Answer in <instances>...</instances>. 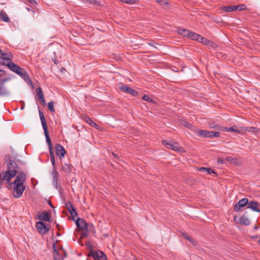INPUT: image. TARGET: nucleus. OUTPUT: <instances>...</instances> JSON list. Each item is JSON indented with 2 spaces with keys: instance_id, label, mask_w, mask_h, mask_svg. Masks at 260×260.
<instances>
[{
  "instance_id": "a18cd8bd",
  "label": "nucleus",
  "mask_w": 260,
  "mask_h": 260,
  "mask_svg": "<svg viewBox=\"0 0 260 260\" xmlns=\"http://www.w3.org/2000/svg\"><path fill=\"white\" fill-rule=\"evenodd\" d=\"M83 2H86L89 4H94L95 2V0H82Z\"/></svg>"
},
{
  "instance_id": "58836bf2",
  "label": "nucleus",
  "mask_w": 260,
  "mask_h": 260,
  "mask_svg": "<svg viewBox=\"0 0 260 260\" xmlns=\"http://www.w3.org/2000/svg\"><path fill=\"white\" fill-rule=\"evenodd\" d=\"M142 99L144 101H147L149 103H152V102H153V100L151 99H150L148 95H146V94H144L143 96Z\"/></svg>"
},
{
  "instance_id": "79ce46f5",
  "label": "nucleus",
  "mask_w": 260,
  "mask_h": 260,
  "mask_svg": "<svg viewBox=\"0 0 260 260\" xmlns=\"http://www.w3.org/2000/svg\"><path fill=\"white\" fill-rule=\"evenodd\" d=\"M183 125L188 128H190L192 127V125L186 121H184L183 122Z\"/></svg>"
},
{
  "instance_id": "f704fd0d",
  "label": "nucleus",
  "mask_w": 260,
  "mask_h": 260,
  "mask_svg": "<svg viewBox=\"0 0 260 260\" xmlns=\"http://www.w3.org/2000/svg\"><path fill=\"white\" fill-rule=\"evenodd\" d=\"M226 131L228 132H231V133H239V131L238 129H236L235 127H230L229 128H225Z\"/></svg>"
},
{
  "instance_id": "f03ea898",
  "label": "nucleus",
  "mask_w": 260,
  "mask_h": 260,
  "mask_svg": "<svg viewBox=\"0 0 260 260\" xmlns=\"http://www.w3.org/2000/svg\"><path fill=\"white\" fill-rule=\"evenodd\" d=\"M53 253L54 260H63V254L66 256L63 249L62 248L57 249L55 243L53 245Z\"/></svg>"
},
{
  "instance_id": "c9c22d12",
  "label": "nucleus",
  "mask_w": 260,
  "mask_h": 260,
  "mask_svg": "<svg viewBox=\"0 0 260 260\" xmlns=\"http://www.w3.org/2000/svg\"><path fill=\"white\" fill-rule=\"evenodd\" d=\"M121 2L128 4H134L136 3V0H120Z\"/></svg>"
},
{
  "instance_id": "4468645a",
  "label": "nucleus",
  "mask_w": 260,
  "mask_h": 260,
  "mask_svg": "<svg viewBox=\"0 0 260 260\" xmlns=\"http://www.w3.org/2000/svg\"><path fill=\"white\" fill-rule=\"evenodd\" d=\"M43 129L44 131V134L45 135L46 142H47V143L48 147H49V152L53 151V146H52V143L51 141L50 138L49 136V132L48 131V128L47 127L43 128Z\"/></svg>"
},
{
  "instance_id": "603ef678",
  "label": "nucleus",
  "mask_w": 260,
  "mask_h": 260,
  "mask_svg": "<svg viewBox=\"0 0 260 260\" xmlns=\"http://www.w3.org/2000/svg\"><path fill=\"white\" fill-rule=\"evenodd\" d=\"M41 104L43 105H45V104H46V101H45V99H43V100H41Z\"/></svg>"
},
{
  "instance_id": "37998d69",
  "label": "nucleus",
  "mask_w": 260,
  "mask_h": 260,
  "mask_svg": "<svg viewBox=\"0 0 260 260\" xmlns=\"http://www.w3.org/2000/svg\"><path fill=\"white\" fill-rule=\"evenodd\" d=\"M209 127L211 128L218 129V125L214 123H210Z\"/></svg>"
},
{
  "instance_id": "09e8293b",
  "label": "nucleus",
  "mask_w": 260,
  "mask_h": 260,
  "mask_svg": "<svg viewBox=\"0 0 260 260\" xmlns=\"http://www.w3.org/2000/svg\"><path fill=\"white\" fill-rule=\"evenodd\" d=\"M206 172L208 173V174H210L211 173L214 172L213 170H211L209 168H207Z\"/></svg>"
},
{
  "instance_id": "13d9d810",
  "label": "nucleus",
  "mask_w": 260,
  "mask_h": 260,
  "mask_svg": "<svg viewBox=\"0 0 260 260\" xmlns=\"http://www.w3.org/2000/svg\"><path fill=\"white\" fill-rule=\"evenodd\" d=\"M24 106H22V107H21V110H23V109H24Z\"/></svg>"
},
{
  "instance_id": "72a5a7b5",
  "label": "nucleus",
  "mask_w": 260,
  "mask_h": 260,
  "mask_svg": "<svg viewBox=\"0 0 260 260\" xmlns=\"http://www.w3.org/2000/svg\"><path fill=\"white\" fill-rule=\"evenodd\" d=\"M226 160L232 164H236L237 162V159L236 158H233L231 156H228L226 158Z\"/></svg>"
},
{
  "instance_id": "7ed1b4c3",
  "label": "nucleus",
  "mask_w": 260,
  "mask_h": 260,
  "mask_svg": "<svg viewBox=\"0 0 260 260\" xmlns=\"http://www.w3.org/2000/svg\"><path fill=\"white\" fill-rule=\"evenodd\" d=\"M7 66L12 71L19 75L21 77L24 76L25 75L23 73L24 70L20 68L14 63L12 62H8L7 63Z\"/></svg>"
},
{
  "instance_id": "ddd939ff",
  "label": "nucleus",
  "mask_w": 260,
  "mask_h": 260,
  "mask_svg": "<svg viewBox=\"0 0 260 260\" xmlns=\"http://www.w3.org/2000/svg\"><path fill=\"white\" fill-rule=\"evenodd\" d=\"M76 224L78 228L81 230H86L87 228V223L83 219L78 218L76 221Z\"/></svg>"
},
{
  "instance_id": "de8ad7c7",
  "label": "nucleus",
  "mask_w": 260,
  "mask_h": 260,
  "mask_svg": "<svg viewBox=\"0 0 260 260\" xmlns=\"http://www.w3.org/2000/svg\"><path fill=\"white\" fill-rule=\"evenodd\" d=\"M5 72L4 70L0 69V77L5 75Z\"/></svg>"
},
{
  "instance_id": "49530a36",
  "label": "nucleus",
  "mask_w": 260,
  "mask_h": 260,
  "mask_svg": "<svg viewBox=\"0 0 260 260\" xmlns=\"http://www.w3.org/2000/svg\"><path fill=\"white\" fill-rule=\"evenodd\" d=\"M252 238L253 239H254V240H257V242L258 241L259 238H260V236H252Z\"/></svg>"
},
{
  "instance_id": "473e14b6",
  "label": "nucleus",
  "mask_w": 260,
  "mask_h": 260,
  "mask_svg": "<svg viewBox=\"0 0 260 260\" xmlns=\"http://www.w3.org/2000/svg\"><path fill=\"white\" fill-rule=\"evenodd\" d=\"M48 108L51 112H54L55 109L54 108V103L53 101H51L48 103Z\"/></svg>"
},
{
  "instance_id": "bb28decb",
  "label": "nucleus",
  "mask_w": 260,
  "mask_h": 260,
  "mask_svg": "<svg viewBox=\"0 0 260 260\" xmlns=\"http://www.w3.org/2000/svg\"><path fill=\"white\" fill-rule=\"evenodd\" d=\"M198 41L199 42H201L204 45H208L209 43V40H208L207 39L202 37L201 36H200Z\"/></svg>"
},
{
  "instance_id": "f257e3e1",
  "label": "nucleus",
  "mask_w": 260,
  "mask_h": 260,
  "mask_svg": "<svg viewBox=\"0 0 260 260\" xmlns=\"http://www.w3.org/2000/svg\"><path fill=\"white\" fill-rule=\"evenodd\" d=\"M26 175L22 172L17 175L16 178L13 182V191L12 194L15 198H19L22 196L23 192L25 189L24 183L26 181Z\"/></svg>"
},
{
  "instance_id": "f3484780",
  "label": "nucleus",
  "mask_w": 260,
  "mask_h": 260,
  "mask_svg": "<svg viewBox=\"0 0 260 260\" xmlns=\"http://www.w3.org/2000/svg\"><path fill=\"white\" fill-rule=\"evenodd\" d=\"M13 57V55L11 53L3 52L2 50L0 49V58L4 60H11Z\"/></svg>"
},
{
  "instance_id": "5fc2aeb1",
  "label": "nucleus",
  "mask_w": 260,
  "mask_h": 260,
  "mask_svg": "<svg viewBox=\"0 0 260 260\" xmlns=\"http://www.w3.org/2000/svg\"><path fill=\"white\" fill-rule=\"evenodd\" d=\"M49 204L51 207L53 208V206H52L51 203H49Z\"/></svg>"
},
{
  "instance_id": "4c0bfd02",
  "label": "nucleus",
  "mask_w": 260,
  "mask_h": 260,
  "mask_svg": "<svg viewBox=\"0 0 260 260\" xmlns=\"http://www.w3.org/2000/svg\"><path fill=\"white\" fill-rule=\"evenodd\" d=\"M243 129L247 132H254L256 128L254 127H245Z\"/></svg>"
},
{
  "instance_id": "a19ab883",
  "label": "nucleus",
  "mask_w": 260,
  "mask_h": 260,
  "mask_svg": "<svg viewBox=\"0 0 260 260\" xmlns=\"http://www.w3.org/2000/svg\"><path fill=\"white\" fill-rule=\"evenodd\" d=\"M211 138H213V137L217 138L220 136V133L217 132H212V134H211Z\"/></svg>"
},
{
  "instance_id": "dca6fc26",
  "label": "nucleus",
  "mask_w": 260,
  "mask_h": 260,
  "mask_svg": "<svg viewBox=\"0 0 260 260\" xmlns=\"http://www.w3.org/2000/svg\"><path fill=\"white\" fill-rule=\"evenodd\" d=\"M238 222L245 226L248 225L250 223V220L245 215H243L240 217L238 219Z\"/></svg>"
},
{
  "instance_id": "aec40b11",
  "label": "nucleus",
  "mask_w": 260,
  "mask_h": 260,
  "mask_svg": "<svg viewBox=\"0 0 260 260\" xmlns=\"http://www.w3.org/2000/svg\"><path fill=\"white\" fill-rule=\"evenodd\" d=\"M162 142L164 145H165L167 148L170 149L172 150L173 149L174 145H176L177 144L176 143H174L172 141L169 142L167 140H163Z\"/></svg>"
},
{
  "instance_id": "39448f33",
  "label": "nucleus",
  "mask_w": 260,
  "mask_h": 260,
  "mask_svg": "<svg viewBox=\"0 0 260 260\" xmlns=\"http://www.w3.org/2000/svg\"><path fill=\"white\" fill-rule=\"evenodd\" d=\"M248 203V199L247 198H243L240 200L234 206V210L236 212L242 211L241 208L244 207Z\"/></svg>"
},
{
  "instance_id": "0eeeda50",
  "label": "nucleus",
  "mask_w": 260,
  "mask_h": 260,
  "mask_svg": "<svg viewBox=\"0 0 260 260\" xmlns=\"http://www.w3.org/2000/svg\"><path fill=\"white\" fill-rule=\"evenodd\" d=\"M119 88L121 90L123 91L124 92L129 93V94H131L134 96H136L138 94V93L137 91L133 89L132 88L129 87H127V86L123 85V84L120 85L119 86Z\"/></svg>"
},
{
  "instance_id": "cd10ccee",
  "label": "nucleus",
  "mask_w": 260,
  "mask_h": 260,
  "mask_svg": "<svg viewBox=\"0 0 260 260\" xmlns=\"http://www.w3.org/2000/svg\"><path fill=\"white\" fill-rule=\"evenodd\" d=\"M189 34H190L189 37V39H191L194 40H197V41L198 40V39L200 36V35H199L195 32H192V31H190Z\"/></svg>"
},
{
  "instance_id": "20e7f679",
  "label": "nucleus",
  "mask_w": 260,
  "mask_h": 260,
  "mask_svg": "<svg viewBox=\"0 0 260 260\" xmlns=\"http://www.w3.org/2000/svg\"><path fill=\"white\" fill-rule=\"evenodd\" d=\"M16 175V172L13 171L11 172L10 170H8L5 173H2L0 174V179L2 181H6L9 182L12 177H14Z\"/></svg>"
},
{
  "instance_id": "c85d7f7f",
  "label": "nucleus",
  "mask_w": 260,
  "mask_h": 260,
  "mask_svg": "<svg viewBox=\"0 0 260 260\" xmlns=\"http://www.w3.org/2000/svg\"><path fill=\"white\" fill-rule=\"evenodd\" d=\"M0 95H6L8 94V91L6 88L3 86V84L0 86Z\"/></svg>"
},
{
  "instance_id": "4d7b16f0",
  "label": "nucleus",
  "mask_w": 260,
  "mask_h": 260,
  "mask_svg": "<svg viewBox=\"0 0 260 260\" xmlns=\"http://www.w3.org/2000/svg\"><path fill=\"white\" fill-rule=\"evenodd\" d=\"M258 229V227L257 226H254V229L257 230Z\"/></svg>"
},
{
  "instance_id": "f8f14e48",
  "label": "nucleus",
  "mask_w": 260,
  "mask_h": 260,
  "mask_svg": "<svg viewBox=\"0 0 260 260\" xmlns=\"http://www.w3.org/2000/svg\"><path fill=\"white\" fill-rule=\"evenodd\" d=\"M94 260H107V257L105 253L102 251L99 250L92 253Z\"/></svg>"
},
{
  "instance_id": "6e6552de",
  "label": "nucleus",
  "mask_w": 260,
  "mask_h": 260,
  "mask_svg": "<svg viewBox=\"0 0 260 260\" xmlns=\"http://www.w3.org/2000/svg\"><path fill=\"white\" fill-rule=\"evenodd\" d=\"M6 162L8 166V170L11 171V172L13 171L16 172V173L17 172L16 169L18 168V165L14 160L7 159L6 160Z\"/></svg>"
},
{
  "instance_id": "bf43d9fd",
  "label": "nucleus",
  "mask_w": 260,
  "mask_h": 260,
  "mask_svg": "<svg viewBox=\"0 0 260 260\" xmlns=\"http://www.w3.org/2000/svg\"><path fill=\"white\" fill-rule=\"evenodd\" d=\"M148 45H150V46H152V45L150 43H148Z\"/></svg>"
},
{
  "instance_id": "864d4df0",
  "label": "nucleus",
  "mask_w": 260,
  "mask_h": 260,
  "mask_svg": "<svg viewBox=\"0 0 260 260\" xmlns=\"http://www.w3.org/2000/svg\"><path fill=\"white\" fill-rule=\"evenodd\" d=\"M218 162H219V163H221V164L223 163V161H222V159H219L218 160Z\"/></svg>"
},
{
  "instance_id": "393cba45",
  "label": "nucleus",
  "mask_w": 260,
  "mask_h": 260,
  "mask_svg": "<svg viewBox=\"0 0 260 260\" xmlns=\"http://www.w3.org/2000/svg\"><path fill=\"white\" fill-rule=\"evenodd\" d=\"M62 169L65 172L70 173L71 171V165L67 163H64L62 165Z\"/></svg>"
},
{
  "instance_id": "5701e85b",
  "label": "nucleus",
  "mask_w": 260,
  "mask_h": 260,
  "mask_svg": "<svg viewBox=\"0 0 260 260\" xmlns=\"http://www.w3.org/2000/svg\"><path fill=\"white\" fill-rule=\"evenodd\" d=\"M50 159L51 161V164L53 166V170L54 172H56V167H55V157H54V151H50Z\"/></svg>"
},
{
  "instance_id": "3c124183",
  "label": "nucleus",
  "mask_w": 260,
  "mask_h": 260,
  "mask_svg": "<svg viewBox=\"0 0 260 260\" xmlns=\"http://www.w3.org/2000/svg\"><path fill=\"white\" fill-rule=\"evenodd\" d=\"M28 2L31 4H34L36 3V2L34 0H27Z\"/></svg>"
},
{
  "instance_id": "6ab92c4d",
  "label": "nucleus",
  "mask_w": 260,
  "mask_h": 260,
  "mask_svg": "<svg viewBox=\"0 0 260 260\" xmlns=\"http://www.w3.org/2000/svg\"><path fill=\"white\" fill-rule=\"evenodd\" d=\"M50 218L49 214L46 212H42L38 216V218L40 220L48 221L50 220Z\"/></svg>"
},
{
  "instance_id": "4be33fe9",
  "label": "nucleus",
  "mask_w": 260,
  "mask_h": 260,
  "mask_svg": "<svg viewBox=\"0 0 260 260\" xmlns=\"http://www.w3.org/2000/svg\"><path fill=\"white\" fill-rule=\"evenodd\" d=\"M39 116L40 117V119L41 121V123H42L43 128L47 127V124H46V121H45V118L43 115V112L42 111H41L40 110H39Z\"/></svg>"
},
{
  "instance_id": "6e6d98bb",
  "label": "nucleus",
  "mask_w": 260,
  "mask_h": 260,
  "mask_svg": "<svg viewBox=\"0 0 260 260\" xmlns=\"http://www.w3.org/2000/svg\"><path fill=\"white\" fill-rule=\"evenodd\" d=\"M112 154H113V155L115 157H116L117 156V155H116L115 154H114V153H112Z\"/></svg>"
},
{
  "instance_id": "7c9ffc66",
  "label": "nucleus",
  "mask_w": 260,
  "mask_h": 260,
  "mask_svg": "<svg viewBox=\"0 0 260 260\" xmlns=\"http://www.w3.org/2000/svg\"><path fill=\"white\" fill-rule=\"evenodd\" d=\"M86 121L91 126H93V127L98 126V125L89 117L86 118Z\"/></svg>"
},
{
  "instance_id": "8fccbe9b",
  "label": "nucleus",
  "mask_w": 260,
  "mask_h": 260,
  "mask_svg": "<svg viewBox=\"0 0 260 260\" xmlns=\"http://www.w3.org/2000/svg\"><path fill=\"white\" fill-rule=\"evenodd\" d=\"M207 170V168L202 167L200 169V171H202L203 172H206Z\"/></svg>"
},
{
  "instance_id": "c756f323",
  "label": "nucleus",
  "mask_w": 260,
  "mask_h": 260,
  "mask_svg": "<svg viewBox=\"0 0 260 260\" xmlns=\"http://www.w3.org/2000/svg\"><path fill=\"white\" fill-rule=\"evenodd\" d=\"M182 236L183 237L187 239V240H188L189 242H190L193 245H196V242L193 240V239L190 237L189 236H188L187 235V234L186 233H183L182 234Z\"/></svg>"
},
{
  "instance_id": "c03bdc74",
  "label": "nucleus",
  "mask_w": 260,
  "mask_h": 260,
  "mask_svg": "<svg viewBox=\"0 0 260 260\" xmlns=\"http://www.w3.org/2000/svg\"><path fill=\"white\" fill-rule=\"evenodd\" d=\"M9 80V78H5L0 80V86L4 84V83Z\"/></svg>"
},
{
  "instance_id": "a878e982",
  "label": "nucleus",
  "mask_w": 260,
  "mask_h": 260,
  "mask_svg": "<svg viewBox=\"0 0 260 260\" xmlns=\"http://www.w3.org/2000/svg\"><path fill=\"white\" fill-rule=\"evenodd\" d=\"M222 10L226 12H233L236 11V7L235 6H224L222 9Z\"/></svg>"
},
{
  "instance_id": "a211bd4d",
  "label": "nucleus",
  "mask_w": 260,
  "mask_h": 260,
  "mask_svg": "<svg viewBox=\"0 0 260 260\" xmlns=\"http://www.w3.org/2000/svg\"><path fill=\"white\" fill-rule=\"evenodd\" d=\"M177 32L180 35L184 37H187L189 38V33L190 32V31L188 30V29L182 28H178L177 29Z\"/></svg>"
},
{
  "instance_id": "9d476101",
  "label": "nucleus",
  "mask_w": 260,
  "mask_h": 260,
  "mask_svg": "<svg viewBox=\"0 0 260 260\" xmlns=\"http://www.w3.org/2000/svg\"><path fill=\"white\" fill-rule=\"evenodd\" d=\"M66 208L72 215L73 220L76 221L75 216H77V213L73 205L70 202H68L66 204Z\"/></svg>"
},
{
  "instance_id": "ea45409f",
  "label": "nucleus",
  "mask_w": 260,
  "mask_h": 260,
  "mask_svg": "<svg viewBox=\"0 0 260 260\" xmlns=\"http://www.w3.org/2000/svg\"><path fill=\"white\" fill-rule=\"evenodd\" d=\"M157 3L161 4V5H168V3L167 2V0H156Z\"/></svg>"
},
{
  "instance_id": "412c9836",
  "label": "nucleus",
  "mask_w": 260,
  "mask_h": 260,
  "mask_svg": "<svg viewBox=\"0 0 260 260\" xmlns=\"http://www.w3.org/2000/svg\"><path fill=\"white\" fill-rule=\"evenodd\" d=\"M36 95L39 101L44 99L42 88L40 87L36 89Z\"/></svg>"
},
{
  "instance_id": "2eb2a0df",
  "label": "nucleus",
  "mask_w": 260,
  "mask_h": 260,
  "mask_svg": "<svg viewBox=\"0 0 260 260\" xmlns=\"http://www.w3.org/2000/svg\"><path fill=\"white\" fill-rule=\"evenodd\" d=\"M197 135L202 137L211 138V131H206L204 129H197L195 132Z\"/></svg>"
},
{
  "instance_id": "9b49d317",
  "label": "nucleus",
  "mask_w": 260,
  "mask_h": 260,
  "mask_svg": "<svg viewBox=\"0 0 260 260\" xmlns=\"http://www.w3.org/2000/svg\"><path fill=\"white\" fill-rule=\"evenodd\" d=\"M36 228L37 229L38 232L40 233L43 234H45L48 231V229H47V228L45 224L42 221L37 222Z\"/></svg>"
},
{
  "instance_id": "2f4dec72",
  "label": "nucleus",
  "mask_w": 260,
  "mask_h": 260,
  "mask_svg": "<svg viewBox=\"0 0 260 260\" xmlns=\"http://www.w3.org/2000/svg\"><path fill=\"white\" fill-rule=\"evenodd\" d=\"M173 150L179 152H182L184 151V149L182 147L179 146L177 144H176V145H174Z\"/></svg>"
},
{
  "instance_id": "b1692460",
  "label": "nucleus",
  "mask_w": 260,
  "mask_h": 260,
  "mask_svg": "<svg viewBox=\"0 0 260 260\" xmlns=\"http://www.w3.org/2000/svg\"><path fill=\"white\" fill-rule=\"evenodd\" d=\"M0 19L4 22H9V18L5 12H0Z\"/></svg>"
},
{
  "instance_id": "423d86ee",
  "label": "nucleus",
  "mask_w": 260,
  "mask_h": 260,
  "mask_svg": "<svg viewBox=\"0 0 260 260\" xmlns=\"http://www.w3.org/2000/svg\"><path fill=\"white\" fill-rule=\"evenodd\" d=\"M260 204L255 201H248V203L247 204V208L250 209V210L257 212H260Z\"/></svg>"
},
{
  "instance_id": "1a4fd4ad",
  "label": "nucleus",
  "mask_w": 260,
  "mask_h": 260,
  "mask_svg": "<svg viewBox=\"0 0 260 260\" xmlns=\"http://www.w3.org/2000/svg\"><path fill=\"white\" fill-rule=\"evenodd\" d=\"M56 154L58 156L60 159H61L66 153V150L60 144H57L55 146Z\"/></svg>"
},
{
  "instance_id": "e433bc0d",
  "label": "nucleus",
  "mask_w": 260,
  "mask_h": 260,
  "mask_svg": "<svg viewBox=\"0 0 260 260\" xmlns=\"http://www.w3.org/2000/svg\"><path fill=\"white\" fill-rule=\"evenodd\" d=\"M236 7V10H244L246 9V6L244 5L235 6Z\"/></svg>"
}]
</instances>
